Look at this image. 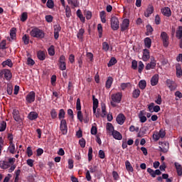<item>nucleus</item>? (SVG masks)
<instances>
[{"label":"nucleus","instance_id":"nucleus-1","mask_svg":"<svg viewBox=\"0 0 182 182\" xmlns=\"http://www.w3.org/2000/svg\"><path fill=\"white\" fill-rule=\"evenodd\" d=\"M15 158H6L5 160L0 161V168L6 170L11 167V165L15 164Z\"/></svg>","mask_w":182,"mask_h":182},{"label":"nucleus","instance_id":"nucleus-2","mask_svg":"<svg viewBox=\"0 0 182 182\" xmlns=\"http://www.w3.org/2000/svg\"><path fill=\"white\" fill-rule=\"evenodd\" d=\"M30 35L33 38H37L38 39H43L45 38V32L38 28H33L30 32Z\"/></svg>","mask_w":182,"mask_h":182},{"label":"nucleus","instance_id":"nucleus-3","mask_svg":"<svg viewBox=\"0 0 182 182\" xmlns=\"http://www.w3.org/2000/svg\"><path fill=\"white\" fill-rule=\"evenodd\" d=\"M160 36L162 41L163 46L164 48H168V45H170V37L168 36V34H167L165 31H162Z\"/></svg>","mask_w":182,"mask_h":182},{"label":"nucleus","instance_id":"nucleus-4","mask_svg":"<svg viewBox=\"0 0 182 182\" xmlns=\"http://www.w3.org/2000/svg\"><path fill=\"white\" fill-rule=\"evenodd\" d=\"M111 28L112 31H117L119 28V18L116 16H112L110 19Z\"/></svg>","mask_w":182,"mask_h":182},{"label":"nucleus","instance_id":"nucleus-5","mask_svg":"<svg viewBox=\"0 0 182 182\" xmlns=\"http://www.w3.org/2000/svg\"><path fill=\"white\" fill-rule=\"evenodd\" d=\"M60 130L63 135L68 134V122L66 119H61L60 123Z\"/></svg>","mask_w":182,"mask_h":182},{"label":"nucleus","instance_id":"nucleus-6","mask_svg":"<svg viewBox=\"0 0 182 182\" xmlns=\"http://www.w3.org/2000/svg\"><path fill=\"white\" fill-rule=\"evenodd\" d=\"M129 25H130V20H129L128 18L124 19L122 23L120 25L121 31L124 32V31H128Z\"/></svg>","mask_w":182,"mask_h":182},{"label":"nucleus","instance_id":"nucleus-7","mask_svg":"<svg viewBox=\"0 0 182 182\" xmlns=\"http://www.w3.org/2000/svg\"><path fill=\"white\" fill-rule=\"evenodd\" d=\"M36 96V94L35 93V92H30L26 97V100L27 103H33V102H35Z\"/></svg>","mask_w":182,"mask_h":182},{"label":"nucleus","instance_id":"nucleus-8","mask_svg":"<svg viewBox=\"0 0 182 182\" xmlns=\"http://www.w3.org/2000/svg\"><path fill=\"white\" fill-rule=\"evenodd\" d=\"M122 95L121 92H117L116 94H112L111 96V99L112 102H114V103H120L122 102Z\"/></svg>","mask_w":182,"mask_h":182},{"label":"nucleus","instance_id":"nucleus-9","mask_svg":"<svg viewBox=\"0 0 182 182\" xmlns=\"http://www.w3.org/2000/svg\"><path fill=\"white\" fill-rule=\"evenodd\" d=\"M147 173L150 174L153 178H156V176H161V171L160 169L153 170L151 168H147Z\"/></svg>","mask_w":182,"mask_h":182},{"label":"nucleus","instance_id":"nucleus-10","mask_svg":"<svg viewBox=\"0 0 182 182\" xmlns=\"http://www.w3.org/2000/svg\"><path fill=\"white\" fill-rule=\"evenodd\" d=\"M150 59V50L149 49L145 48L143 50V55L142 60L144 62H147Z\"/></svg>","mask_w":182,"mask_h":182},{"label":"nucleus","instance_id":"nucleus-11","mask_svg":"<svg viewBox=\"0 0 182 182\" xmlns=\"http://www.w3.org/2000/svg\"><path fill=\"white\" fill-rule=\"evenodd\" d=\"M153 12H154V6H153V5L149 4L146 10V11L144 12V16L146 18H149L150 16V15H151V14H153Z\"/></svg>","mask_w":182,"mask_h":182},{"label":"nucleus","instance_id":"nucleus-12","mask_svg":"<svg viewBox=\"0 0 182 182\" xmlns=\"http://www.w3.org/2000/svg\"><path fill=\"white\" fill-rule=\"evenodd\" d=\"M0 75L1 76H4V77L5 79H6V80H9L12 77V74L11 73V70H4L1 71Z\"/></svg>","mask_w":182,"mask_h":182},{"label":"nucleus","instance_id":"nucleus-13","mask_svg":"<svg viewBox=\"0 0 182 182\" xmlns=\"http://www.w3.org/2000/svg\"><path fill=\"white\" fill-rule=\"evenodd\" d=\"M138 117L141 123H146L147 122V117H146V112L144 110L140 111Z\"/></svg>","mask_w":182,"mask_h":182},{"label":"nucleus","instance_id":"nucleus-14","mask_svg":"<svg viewBox=\"0 0 182 182\" xmlns=\"http://www.w3.org/2000/svg\"><path fill=\"white\" fill-rule=\"evenodd\" d=\"M166 85L169 87V89H171V90H175L176 87H177L176 82L170 79L166 80Z\"/></svg>","mask_w":182,"mask_h":182},{"label":"nucleus","instance_id":"nucleus-15","mask_svg":"<svg viewBox=\"0 0 182 182\" xmlns=\"http://www.w3.org/2000/svg\"><path fill=\"white\" fill-rule=\"evenodd\" d=\"M117 122L118 123V124H124V122L126 121V117L124 116V114H119L117 117Z\"/></svg>","mask_w":182,"mask_h":182},{"label":"nucleus","instance_id":"nucleus-16","mask_svg":"<svg viewBox=\"0 0 182 182\" xmlns=\"http://www.w3.org/2000/svg\"><path fill=\"white\" fill-rule=\"evenodd\" d=\"M92 100H93V113H96V110H97V107H99V100L95 97V95H92Z\"/></svg>","mask_w":182,"mask_h":182},{"label":"nucleus","instance_id":"nucleus-17","mask_svg":"<svg viewBox=\"0 0 182 182\" xmlns=\"http://www.w3.org/2000/svg\"><path fill=\"white\" fill-rule=\"evenodd\" d=\"M175 168L176 170V173L179 177L182 176V166L178 162L174 163Z\"/></svg>","mask_w":182,"mask_h":182},{"label":"nucleus","instance_id":"nucleus-18","mask_svg":"<svg viewBox=\"0 0 182 182\" xmlns=\"http://www.w3.org/2000/svg\"><path fill=\"white\" fill-rule=\"evenodd\" d=\"M161 12L164 16H171V9L169 7H164L161 9Z\"/></svg>","mask_w":182,"mask_h":182},{"label":"nucleus","instance_id":"nucleus-19","mask_svg":"<svg viewBox=\"0 0 182 182\" xmlns=\"http://www.w3.org/2000/svg\"><path fill=\"white\" fill-rule=\"evenodd\" d=\"M112 136L115 139V140H122V139H123L122 134L117 130L112 131Z\"/></svg>","mask_w":182,"mask_h":182},{"label":"nucleus","instance_id":"nucleus-20","mask_svg":"<svg viewBox=\"0 0 182 182\" xmlns=\"http://www.w3.org/2000/svg\"><path fill=\"white\" fill-rule=\"evenodd\" d=\"M102 50H104V52H109V50H112L113 49V47L110 46L109 43L106 41L102 43Z\"/></svg>","mask_w":182,"mask_h":182},{"label":"nucleus","instance_id":"nucleus-21","mask_svg":"<svg viewBox=\"0 0 182 182\" xmlns=\"http://www.w3.org/2000/svg\"><path fill=\"white\" fill-rule=\"evenodd\" d=\"M157 83H159V74H155L151 79V85L156 86Z\"/></svg>","mask_w":182,"mask_h":182},{"label":"nucleus","instance_id":"nucleus-22","mask_svg":"<svg viewBox=\"0 0 182 182\" xmlns=\"http://www.w3.org/2000/svg\"><path fill=\"white\" fill-rule=\"evenodd\" d=\"M125 167H126V170L129 173H133V171H134V169L133 168V166H132V164H130L129 161H125Z\"/></svg>","mask_w":182,"mask_h":182},{"label":"nucleus","instance_id":"nucleus-23","mask_svg":"<svg viewBox=\"0 0 182 182\" xmlns=\"http://www.w3.org/2000/svg\"><path fill=\"white\" fill-rule=\"evenodd\" d=\"M13 117L16 122H21V117L19 116V111L17 109L13 110Z\"/></svg>","mask_w":182,"mask_h":182},{"label":"nucleus","instance_id":"nucleus-24","mask_svg":"<svg viewBox=\"0 0 182 182\" xmlns=\"http://www.w3.org/2000/svg\"><path fill=\"white\" fill-rule=\"evenodd\" d=\"M176 69L177 77H181V76H182L181 65H180V63H177L176 65Z\"/></svg>","mask_w":182,"mask_h":182},{"label":"nucleus","instance_id":"nucleus-25","mask_svg":"<svg viewBox=\"0 0 182 182\" xmlns=\"http://www.w3.org/2000/svg\"><path fill=\"white\" fill-rule=\"evenodd\" d=\"M39 114H38L37 112H31L28 115V118L29 119V120H36Z\"/></svg>","mask_w":182,"mask_h":182},{"label":"nucleus","instance_id":"nucleus-26","mask_svg":"<svg viewBox=\"0 0 182 182\" xmlns=\"http://www.w3.org/2000/svg\"><path fill=\"white\" fill-rule=\"evenodd\" d=\"M112 85H113V77H108L105 82L106 89H110V87H112Z\"/></svg>","mask_w":182,"mask_h":182},{"label":"nucleus","instance_id":"nucleus-27","mask_svg":"<svg viewBox=\"0 0 182 182\" xmlns=\"http://www.w3.org/2000/svg\"><path fill=\"white\" fill-rule=\"evenodd\" d=\"M144 46L146 48H148V49L151 48V39L150 38L146 37L144 38Z\"/></svg>","mask_w":182,"mask_h":182},{"label":"nucleus","instance_id":"nucleus-28","mask_svg":"<svg viewBox=\"0 0 182 182\" xmlns=\"http://www.w3.org/2000/svg\"><path fill=\"white\" fill-rule=\"evenodd\" d=\"M1 65L3 68H5V66L12 68V66H14V63H12V60L11 59H7L6 60L4 61Z\"/></svg>","mask_w":182,"mask_h":182},{"label":"nucleus","instance_id":"nucleus-29","mask_svg":"<svg viewBox=\"0 0 182 182\" xmlns=\"http://www.w3.org/2000/svg\"><path fill=\"white\" fill-rule=\"evenodd\" d=\"M102 114H100L101 117H105L107 114V112L106 111V104H101Z\"/></svg>","mask_w":182,"mask_h":182},{"label":"nucleus","instance_id":"nucleus-30","mask_svg":"<svg viewBox=\"0 0 182 182\" xmlns=\"http://www.w3.org/2000/svg\"><path fill=\"white\" fill-rule=\"evenodd\" d=\"M176 37L178 38V39L182 38V26H179L178 27V29L176 32Z\"/></svg>","mask_w":182,"mask_h":182},{"label":"nucleus","instance_id":"nucleus-31","mask_svg":"<svg viewBox=\"0 0 182 182\" xmlns=\"http://www.w3.org/2000/svg\"><path fill=\"white\" fill-rule=\"evenodd\" d=\"M140 90L139 89H135L133 92H132V97L133 99H139V97H140Z\"/></svg>","mask_w":182,"mask_h":182},{"label":"nucleus","instance_id":"nucleus-32","mask_svg":"<svg viewBox=\"0 0 182 182\" xmlns=\"http://www.w3.org/2000/svg\"><path fill=\"white\" fill-rule=\"evenodd\" d=\"M65 114H66V112H65V109H60L59 110V113H58V119H59V120L61 121V120L65 119L64 118H65Z\"/></svg>","mask_w":182,"mask_h":182},{"label":"nucleus","instance_id":"nucleus-33","mask_svg":"<svg viewBox=\"0 0 182 182\" xmlns=\"http://www.w3.org/2000/svg\"><path fill=\"white\" fill-rule=\"evenodd\" d=\"M37 56L39 60H45L46 59V55H45V53L42 50L38 51Z\"/></svg>","mask_w":182,"mask_h":182},{"label":"nucleus","instance_id":"nucleus-34","mask_svg":"<svg viewBox=\"0 0 182 182\" xmlns=\"http://www.w3.org/2000/svg\"><path fill=\"white\" fill-rule=\"evenodd\" d=\"M139 86L141 90H144V89H146V86H147V82L144 80H141L139 82Z\"/></svg>","mask_w":182,"mask_h":182},{"label":"nucleus","instance_id":"nucleus-35","mask_svg":"<svg viewBox=\"0 0 182 182\" xmlns=\"http://www.w3.org/2000/svg\"><path fill=\"white\" fill-rule=\"evenodd\" d=\"M65 15L67 18H70L72 16V10L70 9V6H66L65 7Z\"/></svg>","mask_w":182,"mask_h":182},{"label":"nucleus","instance_id":"nucleus-36","mask_svg":"<svg viewBox=\"0 0 182 182\" xmlns=\"http://www.w3.org/2000/svg\"><path fill=\"white\" fill-rule=\"evenodd\" d=\"M156 63H149L146 64V66L145 67V69L146 70H150L151 69H154L156 68Z\"/></svg>","mask_w":182,"mask_h":182},{"label":"nucleus","instance_id":"nucleus-37","mask_svg":"<svg viewBox=\"0 0 182 182\" xmlns=\"http://www.w3.org/2000/svg\"><path fill=\"white\" fill-rule=\"evenodd\" d=\"M77 16L78 18H80V20L81 21V22L85 23V16H83V14H82V11H80V9H78L77 11Z\"/></svg>","mask_w":182,"mask_h":182},{"label":"nucleus","instance_id":"nucleus-38","mask_svg":"<svg viewBox=\"0 0 182 182\" xmlns=\"http://www.w3.org/2000/svg\"><path fill=\"white\" fill-rule=\"evenodd\" d=\"M47 8H49V9H53L55 7V3L53 2V0H48L46 3Z\"/></svg>","mask_w":182,"mask_h":182},{"label":"nucleus","instance_id":"nucleus-39","mask_svg":"<svg viewBox=\"0 0 182 182\" xmlns=\"http://www.w3.org/2000/svg\"><path fill=\"white\" fill-rule=\"evenodd\" d=\"M117 63V60L114 57H112L110 60L109 61V63L107 64L108 68H110L113 66L114 65H116Z\"/></svg>","mask_w":182,"mask_h":182},{"label":"nucleus","instance_id":"nucleus-40","mask_svg":"<svg viewBox=\"0 0 182 182\" xmlns=\"http://www.w3.org/2000/svg\"><path fill=\"white\" fill-rule=\"evenodd\" d=\"M27 20H28V13L27 12L22 13L20 18V21L21 22H26Z\"/></svg>","mask_w":182,"mask_h":182},{"label":"nucleus","instance_id":"nucleus-41","mask_svg":"<svg viewBox=\"0 0 182 182\" xmlns=\"http://www.w3.org/2000/svg\"><path fill=\"white\" fill-rule=\"evenodd\" d=\"M93 149L92 146H90L88 149V161H92V159L93 157Z\"/></svg>","mask_w":182,"mask_h":182},{"label":"nucleus","instance_id":"nucleus-42","mask_svg":"<svg viewBox=\"0 0 182 182\" xmlns=\"http://www.w3.org/2000/svg\"><path fill=\"white\" fill-rule=\"evenodd\" d=\"M68 1V4L69 5H73L74 7L73 8H77V6H79V4H77V0H67Z\"/></svg>","mask_w":182,"mask_h":182},{"label":"nucleus","instance_id":"nucleus-43","mask_svg":"<svg viewBox=\"0 0 182 182\" xmlns=\"http://www.w3.org/2000/svg\"><path fill=\"white\" fill-rule=\"evenodd\" d=\"M50 114L51 116V119H57L58 117V112H56L55 109H51Z\"/></svg>","mask_w":182,"mask_h":182},{"label":"nucleus","instance_id":"nucleus-44","mask_svg":"<svg viewBox=\"0 0 182 182\" xmlns=\"http://www.w3.org/2000/svg\"><path fill=\"white\" fill-rule=\"evenodd\" d=\"M10 36L11 39H15L16 38V28H13L10 31Z\"/></svg>","mask_w":182,"mask_h":182},{"label":"nucleus","instance_id":"nucleus-45","mask_svg":"<svg viewBox=\"0 0 182 182\" xmlns=\"http://www.w3.org/2000/svg\"><path fill=\"white\" fill-rule=\"evenodd\" d=\"M9 151L11 154H15V144L11 143L10 144V146H9Z\"/></svg>","mask_w":182,"mask_h":182},{"label":"nucleus","instance_id":"nucleus-46","mask_svg":"<svg viewBox=\"0 0 182 182\" xmlns=\"http://www.w3.org/2000/svg\"><path fill=\"white\" fill-rule=\"evenodd\" d=\"M6 130V122L2 121L0 123V132H5Z\"/></svg>","mask_w":182,"mask_h":182},{"label":"nucleus","instance_id":"nucleus-47","mask_svg":"<svg viewBox=\"0 0 182 182\" xmlns=\"http://www.w3.org/2000/svg\"><path fill=\"white\" fill-rule=\"evenodd\" d=\"M97 31H98V33H99V38H102V36L103 35V27L102 26V25L100 23H99L97 25Z\"/></svg>","mask_w":182,"mask_h":182},{"label":"nucleus","instance_id":"nucleus-48","mask_svg":"<svg viewBox=\"0 0 182 182\" xmlns=\"http://www.w3.org/2000/svg\"><path fill=\"white\" fill-rule=\"evenodd\" d=\"M48 55L50 56H54L55 55V46H51L48 49Z\"/></svg>","mask_w":182,"mask_h":182},{"label":"nucleus","instance_id":"nucleus-49","mask_svg":"<svg viewBox=\"0 0 182 182\" xmlns=\"http://www.w3.org/2000/svg\"><path fill=\"white\" fill-rule=\"evenodd\" d=\"M143 69H144V64L143 63L142 61H139L138 65L139 73H141V72H143Z\"/></svg>","mask_w":182,"mask_h":182},{"label":"nucleus","instance_id":"nucleus-50","mask_svg":"<svg viewBox=\"0 0 182 182\" xmlns=\"http://www.w3.org/2000/svg\"><path fill=\"white\" fill-rule=\"evenodd\" d=\"M107 130H109V132H111L112 133L115 131L114 127H113V124H112V123H107Z\"/></svg>","mask_w":182,"mask_h":182},{"label":"nucleus","instance_id":"nucleus-51","mask_svg":"<svg viewBox=\"0 0 182 182\" xmlns=\"http://www.w3.org/2000/svg\"><path fill=\"white\" fill-rule=\"evenodd\" d=\"M84 33H85V29L80 28L79 30V32L77 34V37L78 38V39H82L83 38Z\"/></svg>","mask_w":182,"mask_h":182},{"label":"nucleus","instance_id":"nucleus-52","mask_svg":"<svg viewBox=\"0 0 182 182\" xmlns=\"http://www.w3.org/2000/svg\"><path fill=\"white\" fill-rule=\"evenodd\" d=\"M23 42L24 45H28L29 44V36L25 34L23 38Z\"/></svg>","mask_w":182,"mask_h":182},{"label":"nucleus","instance_id":"nucleus-53","mask_svg":"<svg viewBox=\"0 0 182 182\" xmlns=\"http://www.w3.org/2000/svg\"><path fill=\"white\" fill-rule=\"evenodd\" d=\"M79 144L82 149H85V147H86V140L84 138H82L79 140Z\"/></svg>","mask_w":182,"mask_h":182},{"label":"nucleus","instance_id":"nucleus-54","mask_svg":"<svg viewBox=\"0 0 182 182\" xmlns=\"http://www.w3.org/2000/svg\"><path fill=\"white\" fill-rule=\"evenodd\" d=\"M146 31H147L146 35L148 36L151 35V33H153L154 29H153V27H151V25L148 24L146 26Z\"/></svg>","mask_w":182,"mask_h":182},{"label":"nucleus","instance_id":"nucleus-55","mask_svg":"<svg viewBox=\"0 0 182 182\" xmlns=\"http://www.w3.org/2000/svg\"><path fill=\"white\" fill-rule=\"evenodd\" d=\"M89 169H90V173H96L97 172V166H88Z\"/></svg>","mask_w":182,"mask_h":182},{"label":"nucleus","instance_id":"nucleus-56","mask_svg":"<svg viewBox=\"0 0 182 182\" xmlns=\"http://www.w3.org/2000/svg\"><path fill=\"white\" fill-rule=\"evenodd\" d=\"M26 153H27L28 157H31V156H33V151H32V148L31 146H28L26 149Z\"/></svg>","mask_w":182,"mask_h":182},{"label":"nucleus","instance_id":"nucleus-57","mask_svg":"<svg viewBox=\"0 0 182 182\" xmlns=\"http://www.w3.org/2000/svg\"><path fill=\"white\" fill-rule=\"evenodd\" d=\"M154 22L156 25H160L161 23V18H160V16L159 14L156 15Z\"/></svg>","mask_w":182,"mask_h":182},{"label":"nucleus","instance_id":"nucleus-58","mask_svg":"<svg viewBox=\"0 0 182 182\" xmlns=\"http://www.w3.org/2000/svg\"><path fill=\"white\" fill-rule=\"evenodd\" d=\"M156 99V100H155V103H156V105H161V103L163 102V100H161V95H158Z\"/></svg>","mask_w":182,"mask_h":182},{"label":"nucleus","instance_id":"nucleus-59","mask_svg":"<svg viewBox=\"0 0 182 182\" xmlns=\"http://www.w3.org/2000/svg\"><path fill=\"white\" fill-rule=\"evenodd\" d=\"M76 109L78 111L82 110V105H80V98L77 99V102H76Z\"/></svg>","mask_w":182,"mask_h":182},{"label":"nucleus","instance_id":"nucleus-60","mask_svg":"<svg viewBox=\"0 0 182 182\" xmlns=\"http://www.w3.org/2000/svg\"><path fill=\"white\" fill-rule=\"evenodd\" d=\"M132 69L137 70V60H134L132 61Z\"/></svg>","mask_w":182,"mask_h":182},{"label":"nucleus","instance_id":"nucleus-61","mask_svg":"<svg viewBox=\"0 0 182 182\" xmlns=\"http://www.w3.org/2000/svg\"><path fill=\"white\" fill-rule=\"evenodd\" d=\"M77 117L80 122H83V114H82V111L80 110L77 112Z\"/></svg>","mask_w":182,"mask_h":182},{"label":"nucleus","instance_id":"nucleus-62","mask_svg":"<svg viewBox=\"0 0 182 182\" xmlns=\"http://www.w3.org/2000/svg\"><path fill=\"white\" fill-rule=\"evenodd\" d=\"M60 70H66V63H58Z\"/></svg>","mask_w":182,"mask_h":182},{"label":"nucleus","instance_id":"nucleus-63","mask_svg":"<svg viewBox=\"0 0 182 182\" xmlns=\"http://www.w3.org/2000/svg\"><path fill=\"white\" fill-rule=\"evenodd\" d=\"M13 90H14V87H12V85H7V93L10 96H11V95H12Z\"/></svg>","mask_w":182,"mask_h":182},{"label":"nucleus","instance_id":"nucleus-64","mask_svg":"<svg viewBox=\"0 0 182 182\" xmlns=\"http://www.w3.org/2000/svg\"><path fill=\"white\" fill-rule=\"evenodd\" d=\"M46 22H48V23H50V22H53V16H52V15L46 16Z\"/></svg>","mask_w":182,"mask_h":182}]
</instances>
